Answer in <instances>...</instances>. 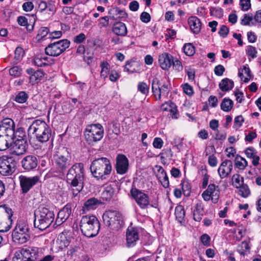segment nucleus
<instances>
[{"instance_id": "1", "label": "nucleus", "mask_w": 261, "mask_h": 261, "mask_svg": "<svg viewBox=\"0 0 261 261\" xmlns=\"http://www.w3.org/2000/svg\"><path fill=\"white\" fill-rule=\"evenodd\" d=\"M69 189L73 196H76L84 187V167L82 163L74 164L68 171L66 175Z\"/></svg>"}, {"instance_id": "2", "label": "nucleus", "mask_w": 261, "mask_h": 261, "mask_svg": "<svg viewBox=\"0 0 261 261\" xmlns=\"http://www.w3.org/2000/svg\"><path fill=\"white\" fill-rule=\"evenodd\" d=\"M28 134L34 135L41 143L47 142L51 136V129L44 120L37 119L33 121L28 129Z\"/></svg>"}, {"instance_id": "3", "label": "nucleus", "mask_w": 261, "mask_h": 261, "mask_svg": "<svg viewBox=\"0 0 261 261\" xmlns=\"http://www.w3.org/2000/svg\"><path fill=\"white\" fill-rule=\"evenodd\" d=\"M34 226L43 230L48 227L54 220L53 211L44 206H40L35 212Z\"/></svg>"}, {"instance_id": "4", "label": "nucleus", "mask_w": 261, "mask_h": 261, "mask_svg": "<svg viewBox=\"0 0 261 261\" xmlns=\"http://www.w3.org/2000/svg\"><path fill=\"white\" fill-rule=\"evenodd\" d=\"M80 226L84 236L91 238L98 234L100 229V223L95 216L86 215L82 217Z\"/></svg>"}, {"instance_id": "5", "label": "nucleus", "mask_w": 261, "mask_h": 261, "mask_svg": "<svg viewBox=\"0 0 261 261\" xmlns=\"http://www.w3.org/2000/svg\"><path fill=\"white\" fill-rule=\"evenodd\" d=\"M92 175L98 179H105L106 176L109 174L112 170L110 161L106 158H101L94 160L90 166Z\"/></svg>"}, {"instance_id": "6", "label": "nucleus", "mask_w": 261, "mask_h": 261, "mask_svg": "<svg viewBox=\"0 0 261 261\" xmlns=\"http://www.w3.org/2000/svg\"><path fill=\"white\" fill-rule=\"evenodd\" d=\"M13 241L19 244H23L30 239V230L27 221L19 220L12 232Z\"/></svg>"}, {"instance_id": "7", "label": "nucleus", "mask_w": 261, "mask_h": 261, "mask_svg": "<svg viewBox=\"0 0 261 261\" xmlns=\"http://www.w3.org/2000/svg\"><path fill=\"white\" fill-rule=\"evenodd\" d=\"M103 127L99 123L88 125L84 131L86 140L89 144L92 145L101 140L103 137Z\"/></svg>"}, {"instance_id": "8", "label": "nucleus", "mask_w": 261, "mask_h": 261, "mask_svg": "<svg viewBox=\"0 0 261 261\" xmlns=\"http://www.w3.org/2000/svg\"><path fill=\"white\" fill-rule=\"evenodd\" d=\"M104 224L111 229H118L122 223V217L117 211L109 210L106 211L102 215Z\"/></svg>"}, {"instance_id": "9", "label": "nucleus", "mask_w": 261, "mask_h": 261, "mask_svg": "<svg viewBox=\"0 0 261 261\" xmlns=\"http://www.w3.org/2000/svg\"><path fill=\"white\" fill-rule=\"evenodd\" d=\"M38 257V248L29 247L15 251L13 261H35Z\"/></svg>"}, {"instance_id": "10", "label": "nucleus", "mask_w": 261, "mask_h": 261, "mask_svg": "<svg viewBox=\"0 0 261 261\" xmlns=\"http://www.w3.org/2000/svg\"><path fill=\"white\" fill-rule=\"evenodd\" d=\"M17 162L11 156L3 155L0 157V173L3 175H11L15 171Z\"/></svg>"}, {"instance_id": "11", "label": "nucleus", "mask_w": 261, "mask_h": 261, "mask_svg": "<svg viewBox=\"0 0 261 261\" xmlns=\"http://www.w3.org/2000/svg\"><path fill=\"white\" fill-rule=\"evenodd\" d=\"M71 156L67 149L63 148L54 155L55 163L60 172H64L70 165Z\"/></svg>"}, {"instance_id": "12", "label": "nucleus", "mask_w": 261, "mask_h": 261, "mask_svg": "<svg viewBox=\"0 0 261 261\" xmlns=\"http://www.w3.org/2000/svg\"><path fill=\"white\" fill-rule=\"evenodd\" d=\"M70 45L67 39L61 40L49 44L45 49V54L57 57L64 52Z\"/></svg>"}, {"instance_id": "13", "label": "nucleus", "mask_w": 261, "mask_h": 261, "mask_svg": "<svg viewBox=\"0 0 261 261\" xmlns=\"http://www.w3.org/2000/svg\"><path fill=\"white\" fill-rule=\"evenodd\" d=\"M151 89L156 100H160L162 96L167 97L169 91L168 85L164 84L161 86L160 80L157 77L152 80Z\"/></svg>"}, {"instance_id": "14", "label": "nucleus", "mask_w": 261, "mask_h": 261, "mask_svg": "<svg viewBox=\"0 0 261 261\" xmlns=\"http://www.w3.org/2000/svg\"><path fill=\"white\" fill-rule=\"evenodd\" d=\"M220 190L218 186L213 184H210L206 190L202 193V197L204 200L207 201L211 199L214 203L218 202L220 197Z\"/></svg>"}, {"instance_id": "15", "label": "nucleus", "mask_w": 261, "mask_h": 261, "mask_svg": "<svg viewBox=\"0 0 261 261\" xmlns=\"http://www.w3.org/2000/svg\"><path fill=\"white\" fill-rule=\"evenodd\" d=\"M131 194L141 208H147L150 205L149 197L145 193L135 189L131 190Z\"/></svg>"}, {"instance_id": "16", "label": "nucleus", "mask_w": 261, "mask_h": 261, "mask_svg": "<svg viewBox=\"0 0 261 261\" xmlns=\"http://www.w3.org/2000/svg\"><path fill=\"white\" fill-rule=\"evenodd\" d=\"M139 240V230L137 228L128 227L126 232V245L127 247L135 246Z\"/></svg>"}, {"instance_id": "17", "label": "nucleus", "mask_w": 261, "mask_h": 261, "mask_svg": "<svg viewBox=\"0 0 261 261\" xmlns=\"http://www.w3.org/2000/svg\"><path fill=\"white\" fill-rule=\"evenodd\" d=\"M28 146V144L27 141H13V143L11 144L10 146V153L17 156L23 154L26 152Z\"/></svg>"}, {"instance_id": "18", "label": "nucleus", "mask_w": 261, "mask_h": 261, "mask_svg": "<svg viewBox=\"0 0 261 261\" xmlns=\"http://www.w3.org/2000/svg\"><path fill=\"white\" fill-rule=\"evenodd\" d=\"M9 211L11 212V209L0 208V231H6L10 229L8 221H10L12 214H9Z\"/></svg>"}, {"instance_id": "19", "label": "nucleus", "mask_w": 261, "mask_h": 261, "mask_svg": "<svg viewBox=\"0 0 261 261\" xmlns=\"http://www.w3.org/2000/svg\"><path fill=\"white\" fill-rule=\"evenodd\" d=\"M19 180L23 193H27L33 186L39 181V178L37 176L32 177L20 176L19 177Z\"/></svg>"}, {"instance_id": "20", "label": "nucleus", "mask_w": 261, "mask_h": 261, "mask_svg": "<svg viewBox=\"0 0 261 261\" xmlns=\"http://www.w3.org/2000/svg\"><path fill=\"white\" fill-rule=\"evenodd\" d=\"M233 168L232 162L230 160H226L220 165L218 173L221 179L226 178L229 176Z\"/></svg>"}, {"instance_id": "21", "label": "nucleus", "mask_w": 261, "mask_h": 261, "mask_svg": "<svg viewBox=\"0 0 261 261\" xmlns=\"http://www.w3.org/2000/svg\"><path fill=\"white\" fill-rule=\"evenodd\" d=\"M15 124L13 120L9 118L4 119L0 126V133L12 137L14 133Z\"/></svg>"}, {"instance_id": "22", "label": "nucleus", "mask_w": 261, "mask_h": 261, "mask_svg": "<svg viewBox=\"0 0 261 261\" xmlns=\"http://www.w3.org/2000/svg\"><path fill=\"white\" fill-rule=\"evenodd\" d=\"M71 213V207L69 204L64 206L58 213L56 220V224L60 225L65 222Z\"/></svg>"}, {"instance_id": "23", "label": "nucleus", "mask_w": 261, "mask_h": 261, "mask_svg": "<svg viewBox=\"0 0 261 261\" xmlns=\"http://www.w3.org/2000/svg\"><path fill=\"white\" fill-rule=\"evenodd\" d=\"M128 161L127 158L122 154H119L116 159V170L118 173L123 174L128 169Z\"/></svg>"}, {"instance_id": "24", "label": "nucleus", "mask_w": 261, "mask_h": 261, "mask_svg": "<svg viewBox=\"0 0 261 261\" xmlns=\"http://www.w3.org/2000/svg\"><path fill=\"white\" fill-rule=\"evenodd\" d=\"M38 9L41 12H43L46 10L49 12V14H54L56 12V2L54 1H48L47 2L38 0Z\"/></svg>"}, {"instance_id": "25", "label": "nucleus", "mask_w": 261, "mask_h": 261, "mask_svg": "<svg viewBox=\"0 0 261 261\" xmlns=\"http://www.w3.org/2000/svg\"><path fill=\"white\" fill-rule=\"evenodd\" d=\"M21 164L24 169L30 171L37 167L38 160L36 156L29 155L26 156L22 160Z\"/></svg>"}, {"instance_id": "26", "label": "nucleus", "mask_w": 261, "mask_h": 261, "mask_svg": "<svg viewBox=\"0 0 261 261\" xmlns=\"http://www.w3.org/2000/svg\"><path fill=\"white\" fill-rule=\"evenodd\" d=\"M193 219L200 222L204 215V206L201 201H198L191 208Z\"/></svg>"}, {"instance_id": "27", "label": "nucleus", "mask_w": 261, "mask_h": 261, "mask_svg": "<svg viewBox=\"0 0 261 261\" xmlns=\"http://www.w3.org/2000/svg\"><path fill=\"white\" fill-rule=\"evenodd\" d=\"M173 57L169 54L164 53L159 56V63L160 67L164 70L170 68L173 61Z\"/></svg>"}, {"instance_id": "28", "label": "nucleus", "mask_w": 261, "mask_h": 261, "mask_svg": "<svg viewBox=\"0 0 261 261\" xmlns=\"http://www.w3.org/2000/svg\"><path fill=\"white\" fill-rule=\"evenodd\" d=\"M70 233L68 230H65L59 235L57 243L59 245L60 249H63L69 245Z\"/></svg>"}, {"instance_id": "29", "label": "nucleus", "mask_w": 261, "mask_h": 261, "mask_svg": "<svg viewBox=\"0 0 261 261\" xmlns=\"http://www.w3.org/2000/svg\"><path fill=\"white\" fill-rule=\"evenodd\" d=\"M188 23L190 29L195 34H198L201 29V23L198 18L191 16L188 19Z\"/></svg>"}, {"instance_id": "30", "label": "nucleus", "mask_w": 261, "mask_h": 261, "mask_svg": "<svg viewBox=\"0 0 261 261\" xmlns=\"http://www.w3.org/2000/svg\"><path fill=\"white\" fill-rule=\"evenodd\" d=\"M161 109L164 111H168L170 113V117L173 119H177V108L176 105L172 102H168L163 104Z\"/></svg>"}, {"instance_id": "31", "label": "nucleus", "mask_w": 261, "mask_h": 261, "mask_svg": "<svg viewBox=\"0 0 261 261\" xmlns=\"http://www.w3.org/2000/svg\"><path fill=\"white\" fill-rule=\"evenodd\" d=\"M113 32L118 36H125L127 34V29L125 24L121 22H117L114 24Z\"/></svg>"}, {"instance_id": "32", "label": "nucleus", "mask_w": 261, "mask_h": 261, "mask_svg": "<svg viewBox=\"0 0 261 261\" xmlns=\"http://www.w3.org/2000/svg\"><path fill=\"white\" fill-rule=\"evenodd\" d=\"M101 203L100 201L95 198H91L88 199L84 203L83 210L87 212L94 210Z\"/></svg>"}, {"instance_id": "33", "label": "nucleus", "mask_w": 261, "mask_h": 261, "mask_svg": "<svg viewBox=\"0 0 261 261\" xmlns=\"http://www.w3.org/2000/svg\"><path fill=\"white\" fill-rule=\"evenodd\" d=\"M12 137L0 133V151H5L10 147Z\"/></svg>"}, {"instance_id": "34", "label": "nucleus", "mask_w": 261, "mask_h": 261, "mask_svg": "<svg viewBox=\"0 0 261 261\" xmlns=\"http://www.w3.org/2000/svg\"><path fill=\"white\" fill-rule=\"evenodd\" d=\"M21 141L22 140L27 141V137L24 128L20 127L16 130H14L13 135L12 136V141Z\"/></svg>"}, {"instance_id": "35", "label": "nucleus", "mask_w": 261, "mask_h": 261, "mask_svg": "<svg viewBox=\"0 0 261 261\" xmlns=\"http://www.w3.org/2000/svg\"><path fill=\"white\" fill-rule=\"evenodd\" d=\"M220 89L222 91H228L231 90L234 86L233 82L228 78H225L221 80L219 84Z\"/></svg>"}, {"instance_id": "36", "label": "nucleus", "mask_w": 261, "mask_h": 261, "mask_svg": "<svg viewBox=\"0 0 261 261\" xmlns=\"http://www.w3.org/2000/svg\"><path fill=\"white\" fill-rule=\"evenodd\" d=\"M233 106V101L227 98H224L221 103V109L225 112H229L232 109Z\"/></svg>"}, {"instance_id": "37", "label": "nucleus", "mask_w": 261, "mask_h": 261, "mask_svg": "<svg viewBox=\"0 0 261 261\" xmlns=\"http://www.w3.org/2000/svg\"><path fill=\"white\" fill-rule=\"evenodd\" d=\"M115 192L114 189L112 187L111 185L107 186L105 190L101 194V196L103 199L106 200H110L114 195Z\"/></svg>"}, {"instance_id": "38", "label": "nucleus", "mask_w": 261, "mask_h": 261, "mask_svg": "<svg viewBox=\"0 0 261 261\" xmlns=\"http://www.w3.org/2000/svg\"><path fill=\"white\" fill-rule=\"evenodd\" d=\"M239 76L244 82L247 83L251 77L249 68L244 66L242 72H239Z\"/></svg>"}, {"instance_id": "39", "label": "nucleus", "mask_w": 261, "mask_h": 261, "mask_svg": "<svg viewBox=\"0 0 261 261\" xmlns=\"http://www.w3.org/2000/svg\"><path fill=\"white\" fill-rule=\"evenodd\" d=\"M248 165L247 161L241 156L237 155L235 158V166L240 170H244Z\"/></svg>"}, {"instance_id": "40", "label": "nucleus", "mask_w": 261, "mask_h": 261, "mask_svg": "<svg viewBox=\"0 0 261 261\" xmlns=\"http://www.w3.org/2000/svg\"><path fill=\"white\" fill-rule=\"evenodd\" d=\"M175 215L176 219L179 222H181L183 220L185 216V212L183 206L179 205L175 207Z\"/></svg>"}, {"instance_id": "41", "label": "nucleus", "mask_w": 261, "mask_h": 261, "mask_svg": "<svg viewBox=\"0 0 261 261\" xmlns=\"http://www.w3.org/2000/svg\"><path fill=\"white\" fill-rule=\"evenodd\" d=\"M100 66L101 67L100 76L105 79L109 73L110 66L107 62H101Z\"/></svg>"}, {"instance_id": "42", "label": "nucleus", "mask_w": 261, "mask_h": 261, "mask_svg": "<svg viewBox=\"0 0 261 261\" xmlns=\"http://www.w3.org/2000/svg\"><path fill=\"white\" fill-rule=\"evenodd\" d=\"M241 24L244 25H254L253 16L250 14H246L241 19Z\"/></svg>"}, {"instance_id": "43", "label": "nucleus", "mask_w": 261, "mask_h": 261, "mask_svg": "<svg viewBox=\"0 0 261 261\" xmlns=\"http://www.w3.org/2000/svg\"><path fill=\"white\" fill-rule=\"evenodd\" d=\"M239 195L244 198H247L250 195V191L247 185L243 184L239 187Z\"/></svg>"}, {"instance_id": "44", "label": "nucleus", "mask_w": 261, "mask_h": 261, "mask_svg": "<svg viewBox=\"0 0 261 261\" xmlns=\"http://www.w3.org/2000/svg\"><path fill=\"white\" fill-rule=\"evenodd\" d=\"M232 184L236 188H239L243 185L244 179L238 174H235L232 177Z\"/></svg>"}, {"instance_id": "45", "label": "nucleus", "mask_w": 261, "mask_h": 261, "mask_svg": "<svg viewBox=\"0 0 261 261\" xmlns=\"http://www.w3.org/2000/svg\"><path fill=\"white\" fill-rule=\"evenodd\" d=\"M138 63L134 61H128L126 63L124 69L129 73H134L137 70Z\"/></svg>"}, {"instance_id": "46", "label": "nucleus", "mask_w": 261, "mask_h": 261, "mask_svg": "<svg viewBox=\"0 0 261 261\" xmlns=\"http://www.w3.org/2000/svg\"><path fill=\"white\" fill-rule=\"evenodd\" d=\"M185 54L189 56L193 55L195 53L194 46L191 43H186L183 47Z\"/></svg>"}, {"instance_id": "47", "label": "nucleus", "mask_w": 261, "mask_h": 261, "mask_svg": "<svg viewBox=\"0 0 261 261\" xmlns=\"http://www.w3.org/2000/svg\"><path fill=\"white\" fill-rule=\"evenodd\" d=\"M28 98L27 93L24 91H20L16 95L15 100L18 103H23L26 102Z\"/></svg>"}, {"instance_id": "48", "label": "nucleus", "mask_w": 261, "mask_h": 261, "mask_svg": "<svg viewBox=\"0 0 261 261\" xmlns=\"http://www.w3.org/2000/svg\"><path fill=\"white\" fill-rule=\"evenodd\" d=\"M250 249L248 243L246 241H243L238 248V251L241 255H244L246 252Z\"/></svg>"}, {"instance_id": "49", "label": "nucleus", "mask_w": 261, "mask_h": 261, "mask_svg": "<svg viewBox=\"0 0 261 261\" xmlns=\"http://www.w3.org/2000/svg\"><path fill=\"white\" fill-rule=\"evenodd\" d=\"M22 72V69L19 66H14L9 69V73L14 77H19Z\"/></svg>"}, {"instance_id": "50", "label": "nucleus", "mask_w": 261, "mask_h": 261, "mask_svg": "<svg viewBox=\"0 0 261 261\" xmlns=\"http://www.w3.org/2000/svg\"><path fill=\"white\" fill-rule=\"evenodd\" d=\"M24 55V51L21 47H17L15 50L14 53V59L15 62L18 63L22 58Z\"/></svg>"}, {"instance_id": "51", "label": "nucleus", "mask_w": 261, "mask_h": 261, "mask_svg": "<svg viewBox=\"0 0 261 261\" xmlns=\"http://www.w3.org/2000/svg\"><path fill=\"white\" fill-rule=\"evenodd\" d=\"M155 170H156L155 174L159 180L164 176L166 177L167 173L162 166H155Z\"/></svg>"}, {"instance_id": "52", "label": "nucleus", "mask_w": 261, "mask_h": 261, "mask_svg": "<svg viewBox=\"0 0 261 261\" xmlns=\"http://www.w3.org/2000/svg\"><path fill=\"white\" fill-rule=\"evenodd\" d=\"M246 51L247 55L248 56L251 57L252 59H254L257 57L256 54L257 53V51L256 48L253 46H247L246 49Z\"/></svg>"}, {"instance_id": "53", "label": "nucleus", "mask_w": 261, "mask_h": 261, "mask_svg": "<svg viewBox=\"0 0 261 261\" xmlns=\"http://www.w3.org/2000/svg\"><path fill=\"white\" fill-rule=\"evenodd\" d=\"M43 57V54L37 55L34 59L35 64L37 66L41 67L44 66Z\"/></svg>"}, {"instance_id": "54", "label": "nucleus", "mask_w": 261, "mask_h": 261, "mask_svg": "<svg viewBox=\"0 0 261 261\" xmlns=\"http://www.w3.org/2000/svg\"><path fill=\"white\" fill-rule=\"evenodd\" d=\"M138 89L139 91L144 94H147L149 91V86L144 82L139 83Z\"/></svg>"}, {"instance_id": "55", "label": "nucleus", "mask_w": 261, "mask_h": 261, "mask_svg": "<svg viewBox=\"0 0 261 261\" xmlns=\"http://www.w3.org/2000/svg\"><path fill=\"white\" fill-rule=\"evenodd\" d=\"M183 193L185 195L189 196L190 193L191 187L187 181H184L181 183Z\"/></svg>"}, {"instance_id": "56", "label": "nucleus", "mask_w": 261, "mask_h": 261, "mask_svg": "<svg viewBox=\"0 0 261 261\" xmlns=\"http://www.w3.org/2000/svg\"><path fill=\"white\" fill-rule=\"evenodd\" d=\"M245 154L248 158H253L257 154L256 150L253 147H248L245 151Z\"/></svg>"}, {"instance_id": "57", "label": "nucleus", "mask_w": 261, "mask_h": 261, "mask_svg": "<svg viewBox=\"0 0 261 261\" xmlns=\"http://www.w3.org/2000/svg\"><path fill=\"white\" fill-rule=\"evenodd\" d=\"M240 4L243 11H247L251 7L250 0H240Z\"/></svg>"}, {"instance_id": "58", "label": "nucleus", "mask_w": 261, "mask_h": 261, "mask_svg": "<svg viewBox=\"0 0 261 261\" xmlns=\"http://www.w3.org/2000/svg\"><path fill=\"white\" fill-rule=\"evenodd\" d=\"M164 142L161 138L156 137L154 139L153 141V146L155 148L161 149L163 145Z\"/></svg>"}, {"instance_id": "59", "label": "nucleus", "mask_w": 261, "mask_h": 261, "mask_svg": "<svg viewBox=\"0 0 261 261\" xmlns=\"http://www.w3.org/2000/svg\"><path fill=\"white\" fill-rule=\"evenodd\" d=\"M172 64L173 65L174 69L178 71H180L183 69L181 63L177 59L175 60L173 59Z\"/></svg>"}, {"instance_id": "60", "label": "nucleus", "mask_w": 261, "mask_h": 261, "mask_svg": "<svg viewBox=\"0 0 261 261\" xmlns=\"http://www.w3.org/2000/svg\"><path fill=\"white\" fill-rule=\"evenodd\" d=\"M200 241L202 244L205 246H208L210 245L211 238L207 234H203L200 237Z\"/></svg>"}, {"instance_id": "61", "label": "nucleus", "mask_w": 261, "mask_h": 261, "mask_svg": "<svg viewBox=\"0 0 261 261\" xmlns=\"http://www.w3.org/2000/svg\"><path fill=\"white\" fill-rule=\"evenodd\" d=\"M211 14L212 15L221 17L223 16V13L222 9L219 8H214L211 10Z\"/></svg>"}, {"instance_id": "62", "label": "nucleus", "mask_w": 261, "mask_h": 261, "mask_svg": "<svg viewBox=\"0 0 261 261\" xmlns=\"http://www.w3.org/2000/svg\"><path fill=\"white\" fill-rule=\"evenodd\" d=\"M99 25L100 28H106L109 25V18L108 16H104L100 18L99 19Z\"/></svg>"}, {"instance_id": "63", "label": "nucleus", "mask_w": 261, "mask_h": 261, "mask_svg": "<svg viewBox=\"0 0 261 261\" xmlns=\"http://www.w3.org/2000/svg\"><path fill=\"white\" fill-rule=\"evenodd\" d=\"M225 71V68L222 65H218L215 67L214 72L216 75L218 76H221L223 75Z\"/></svg>"}, {"instance_id": "64", "label": "nucleus", "mask_w": 261, "mask_h": 261, "mask_svg": "<svg viewBox=\"0 0 261 261\" xmlns=\"http://www.w3.org/2000/svg\"><path fill=\"white\" fill-rule=\"evenodd\" d=\"M150 14L146 12H142L140 15L141 20L144 23H148L150 21Z\"/></svg>"}]
</instances>
